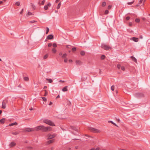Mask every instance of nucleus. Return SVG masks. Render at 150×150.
Instances as JSON below:
<instances>
[{
  "mask_svg": "<svg viewBox=\"0 0 150 150\" xmlns=\"http://www.w3.org/2000/svg\"><path fill=\"white\" fill-rule=\"evenodd\" d=\"M108 122L109 123H112L115 126H117V125L115 123L113 122L112 121H109Z\"/></svg>",
  "mask_w": 150,
  "mask_h": 150,
  "instance_id": "aec40b11",
  "label": "nucleus"
},
{
  "mask_svg": "<svg viewBox=\"0 0 150 150\" xmlns=\"http://www.w3.org/2000/svg\"><path fill=\"white\" fill-rule=\"evenodd\" d=\"M87 138H91V137H88V136H87L86 134H85V139H87Z\"/></svg>",
  "mask_w": 150,
  "mask_h": 150,
  "instance_id": "58836bf2",
  "label": "nucleus"
},
{
  "mask_svg": "<svg viewBox=\"0 0 150 150\" xmlns=\"http://www.w3.org/2000/svg\"><path fill=\"white\" fill-rule=\"evenodd\" d=\"M54 147H52L51 148V150H53V149H54Z\"/></svg>",
  "mask_w": 150,
  "mask_h": 150,
  "instance_id": "0e129e2a",
  "label": "nucleus"
},
{
  "mask_svg": "<svg viewBox=\"0 0 150 150\" xmlns=\"http://www.w3.org/2000/svg\"><path fill=\"white\" fill-rule=\"evenodd\" d=\"M44 129V132H49L52 130V128L50 127H45Z\"/></svg>",
  "mask_w": 150,
  "mask_h": 150,
  "instance_id": "0eeeda50",
  "label": "nucleus"
},
{
  "mask_svg": "<svg viewBox=\"0 0 150 150\" xmlns=\"http://www.w3.org/2000/svg\"><path fill=\"white\" fill-rule=\"evenodd\" d=\"M45 0H43V1L42 2H41V3H39V5H40L41 4H42V5H44V3H45Z\"/></svg>",
  "mask_w": 150,
  "mask_h": 150,
  "instance_id": "bb28decb",
  "label": "nucleus"
},
{
  "mask_svg": "<svg viewBox=\"0 0 150 150\" xmlns=\"http://www.w3.org/2000/svg\"><path fill=\"white\" fill-rule=\"evenodd\" d=\"M134 1H133L132 2H128L127 3V4H128V5H131V4H132L134 2Z\"/></svg>",
  "mask_w": 150,
  "mask_h": 150,
  "instance_id": "c03bdc74",
  "label": "nucleus"
},
{
  "mask_svg": "<svg viewBox=\"0 0 150 150\" xmlns=\"http://www.w3.org/2000/svg\"><path fill=\"white\" fill-rule=\"evenodd\" d=\"M86 141H87L88 142H90L91 141L89 140V139H88V140H86Z\"/></svg>",
  "mask_w": 150,
  "mask_h": 150,
  "instance_id": "e2e57ef3",
  "label": "nucleus"
},
{
  "mask_svg": "<svg viewBox=\"0 0 150 150\" xmlns=\"http://www.w3.org/2000/svg\"><path fill=\"white\" fill-rule=\"evenodd\" d=\"M129 18H130V17H129V16H127V17H126V20H129Z\"/></svg>",
  "mask_w": 150,
  "mask_h": 150,
  "instance_id": "5fc2aeb1",
  "label": "nucleus"
},
{
  "mask_svg": "<svg viewBox=\"0 0 150 150\" xmlns=\"http://www.w3.org/2000/svg\"><path fill=\"white\" fill-rule=\"evenodd\" d=\"M30 22L32 23H33L34 22H36V21H31Z\"/></svg>",
  "mask_w": 150,
  "mask_h": 150,
  "instance_id": "13d9d810",
  "label": "nucleus"
},
{
  "mask_svg": "<svg viewBox=\"0 0 150 150\" xmlns=\"http://www.w3.org/2000/svg\"><path fill=\"white\" fill-rule=\"evenodd\" d=\"M44 91H45V93L44 95V96H45L47 95L48 94V92L46 90H45Z\"/></svg>",
  "mask_w": 150,
  "mask_h": 150,
  "instance_id": "c85d7f7f",
  "label": "nucleus"
},
{
  "mask_svg": "<svg viewBox=\"0 0 150 150\" xmlns=\"http://www.w3.org/2000/svg\"><path fill=\"white\" fill-rule=\"evenodd\" d=\"M15 4L16 5L18 6H19L20 5V3L19 2H16V3Z\"/></svg>",
  "mask_w": 150,
  "mask_h": 150,
  "instance_id": "ea45409f",
  "label": "nucleus"
},
{
  "mask_svg": "<svg viewBox=\"0 0 150 150\" xmlns=\"http://www.w3.org/2000/svg\"><path fill=\"white\" fill-rule=\"evenodd\" d=\"M71 50L72 52H74L76 50V47H74L71 49Z\"/></svg>",
  "mask_w": 150,
  "mask_h": 150,
  "instance_id": "412c9836",
  "label": "nucleus"
},
{
  "mask_svg": "<svg viewBox=\"0 0 150 150\" xmlns=\"http://www.w3.org/2000/svg\"><path fill=\"white\" fill-rule=\"evenodd\" d=\"M27 15H32V13L30 12H28L27 13Z\"/></svg>",
  "mask_w": 150,
  "mask_h": 150,
  "instance_id": "8fccbe9b",
  "label": "nucleus"
},
{
  "mask_svg": "<svg viewBox=\"0 0 150 150\" xmlns=\"http://www.w3.org/2000/svg\"><path fill=\"white\" fill-rule=\"evenodd\" d=\"M80 54L81 55H84V51H81Z\"/></svg>",
  "mask_w": 150,
  "mask_h": 150,
  "instance_id": "c9c22d12",
  "label": "nucleus"
},
{
  "mask_svg": "<svg viewBox=\"0 0 150 150\" xmlns=\"http://www.w3.org/2000/svg\"><path fill=\"white\" fill-rule=\"evenodd\" d=\"M52 51L54 53H55L57 52V50L55 48H53L52 49Z\"/></svg>",
  "mask_w": 150,
  "mask_h": 150,
  "instance_id": "7c9ffc66",
  "label": "nucleus"
},
{
  "mask_svg": "<svg viewBox=\"0 0 150 150\" xmlns=\"http://www.w3.org/2000/svg\"><path fill=\"white\" fill-rule=\"evenodd\" d=\"M54 142V139H51V140L48 141L47 142V143L48 144H50L53 143Z\"/></svg>",
  "mask_w": 150,
  "mask_h": 150,
  "instance_id": "a211bd4d",
  "label": "nucleus"
},
{
  "mask_svg": "<svg viewBox=\"0 0 150 150\" xmlns=\"http://www.w3.org/2000/svg\"><path fill=\"white\" fill-rule=\"evenodd\" d=\"M117 67L118 69H120L121 67V65L120 64H118L117 65Z\"/></svg>",
  "mask_w": 150,
  "mask_h": 150,
  "instance_id": "49530a36",
  "label": "nucleus"
},
{
  "mask_svg": "<svg viewBox=\"0 0 150 150\" xmlns=\"http://www.w3.org/2000/svg\"><path fill=\"white\" fill-rule=\"evenodd\" d=\"M60 97L59 95H58L57 97H56V98L57 99Z\"/></svg>",
  "mask_w": 150,
  "mask_h": 150,
  "instance_id": "bf43d9fd",
  "label": "nucleus"
},
{
  "mask_svg": "<svg viewBox=\"0 0 150 150\" xmlns=\"http://www.w3.org/2000/svg\"><path fill=\"white\" fill-rule=\"evenodd\" d=\"M46 29H47V30H46V34H48V32L49 31V28L48 27H47Z\"/></svg>",
  "mask_w": 150,
  "mask_h": 150,
  "instance_id": "2f4dec72",
  "label": "nucleus"
},
{
  "mask_svg": "<svg viewBox=\"0 0 150 150\" xmlns=\"http://www.w3.org/2000/svg\"><path fill=\"white\" fill-rule=\"evenodd\" d=\"M43 122L52 126H55L54 123L49 120H45L43 121Z\"/></svg>",
  "mask_w": 150,
  "mask_h": 150,
  "instance_id": "f257e3e1",
  "label": "nucleus"
},
{
  "mask_svg": "<svg viewBox=\"0 0 150 150\" xmlns=\"http://www.w3.org/2000/svg\"><path fill=\"white\" fill-rule=\"evenodd\" d=\"M67 56V54L66 53H65L62 56V58H66V57Z\"/></svg>",
  "mask_w": 150,
  "mask_h": 150,
  "instance_id": "b1692460",
  "label": "nucleus"
},
{
  "mask_svg": "<svg viewBox=\"0 0 150 150\" xmlns=\"http://www.w3.org/2000/svg\"><path fill=\"white\" fill-rule=\"evenodd\" d=\"M108 12H109L107 10H106L105 11V14H107L108 13Z\"/></svg>",
  "mask_w": 150,
  "mask_h": 150,
  "instance_id": "79ce46f5",
  "label": "nucleus"
},
{
  "mask_svg": "<svg viewBox=\"0 0 150 150\" xmlns=\"http://www.w3.org/2000/svg\"><path fill=\"white\" fill-rule=\"evenodd\" d=\"M76 64L77 65H80L82 64V62L80 60H77L76 61Z\"/></svg>",
  "mask_w": 150,
  "mask_h": 150,
  "instance_id": "4468645a",
  "label": "nucleus"
},
{
  "mask_svg": "<svg viewBox=\"0 0 150 150\" xmlns=\"http://www.w3.org/2000/svg\"><path fill=\"white\" fill-rule=\"evenodd\" d=\"M35 130V129L33 128H28L26 129V131L27 132H30L33 131Z\"/></svg>",
  "mask_w": 150,
  "mask_h": 150,
  "instance_id": "9b49d317",
  "label": "nucleus"
},
{
  "mask_svg": "<svg viewBox=\"0 0 150 150\" xmlns=\"http://www.w3.org/2000/svg\"><path fill=\"white\" fill-rule=\"evenodd\" d=\"M67 86L64 87L62 89V91H68V89L67 88Z\"/></svg>",
  "mask_w": 150,
  "mask_h": 150,
  "instance_id": "f3484780",
  "label": "nucleus"
},
{
  "mask_svg": "<svg viewBox=\"0 0 150 150\" xmlns=\"http://www.w3.org/2000/svg\"><path fill=\"white\" fill-rule=\"evenodd\" d=\"M69 62H72V60L71 59H69Z\"/></svg>",
  "mask_w": 150,
  "mask_h": 150,
  "instance_id": "69168bd1",
  "label": "nucleus"
},
{
  "mask_svg": "<svg viewBox=\"0 0 150 150\" xmlns=\"http://www.w3.org/2000/svg\"><path fill=\"white\" fill-rule=\"evenodd\" d=\"M48 54H46L44 57V59H46L48 57Z\"/></svg>",
  "mask_w": 150,
  "mask_h": 150,
  "instance_id": "72a5a7b5",
  "label": "nucleus"
},
{
  "mask_svg": "<svg viewBox=\"0 0 150 150\" xmlns=\"http://www.w3.org/2000/svg\"><path fill=\"white\" fill-rule=\"evenodd\" d=\"M95 150H100V148H97L96 149H95Z\"/></svg>",
  "mask_w": 150,
  "mask_h": 150,
  "instance_id": "052dcab7",
  "label": "nucleus"
},
{
  "mask_svg": "<svg viewBox=\"0 0 150 150\" xmlns=\"http://www.w3.org/2000/svg\"><path fill=\"white\" fill-rule=\"evenodd\" d=\"M135 96L137 98L143 97L144 96V94L143 93H137L135 94Z\"/></svg>",
  "mask_w": 150,
  "mask_h": 150,
  "instance_id": "39448f33",
  "label": "nucleus"
},
{
  "mask_svg": "<svg viewBox=\"0 0 150 150\" xmlns=\"http://www.w3.org/2000/svg\"><path fill=\"white\" fill-rule=\"evenodd\" d=\"M52 45V43H50L48 44V46L49 47H50Z\"/></svg>",
  "mask_w": 150,
  "mask_h": 150,
  "instance_id": "3c124183",
  "label": "nucleus"
},
{
  "mask_svg": "<svg viewBox=\"0 0 150 150\" xmlns=\"http://www.w3.org/2000/svg\"><path fill=\"white\" fill-rule=\"evenodd\" d=\"M143 1V0H140L139 1V2L138 3V4H140Z\"/></svg>",
  "mask_w": 150,
  "mask_h": 150,
  "instance_id": "864d4df0",
  "label": "nucleus"
},
{
  "mask_svg": "<svg viewBox=\"0 0 150 150\" xmlns=\"http://www.w3.org/2000/svg\"><path fill=\"white\" fill-rule=\"evenodd\" d=\"M140 21V20L138 18H136L135 19V21L136 22L138 23Z\"/></svg>",
  "mask_w": 150,
  "mask_h": 150,
  "instance_id": "a19ab883",
  "label": "nucleus"
},
{
  "mask_svg": "<svg viewBox=\"0 0 150 150\" xmlns=\"http://www.w3.org/2000/svg\"><path fill=\"white\" fill-rule=\"evenodd\" d=\"M130 40H133L134 41L137 42L138 41V38L134 37L130 39Z\"/></svg>",
  "mask_w": 150,
  "mask_h": 150,
  "instance_id": "ddd939ff",
  "label": "nucleus"
},
{
  "mask_svg": "<svg viewBox=\"0 0 150 150\" xmlns=\"http://www.w3.org/2000/svg\"><path fill=\"white\" fill-rule=\"evenodd\" d=\"M68 61V59L66 57L64 58V61L66 63Z\"/></svg>",
  "mask_w": 150,
  "mask_h": 150,
  "instance_id": "e433bc0d",
  "label": "nucleus"
},
{
  "mask_svg": "<svg viewBox=\"0 0 150 150\" xmlns=\"http://www.w3.org/2000/svg\"><path fill=\"white\" fill-rule=\"evenodd\" d=\"M101 47L103 49L106 50H108L111 48L110 47L104 44H103L102 45Z\"/></svg>",
  "mask_w": 150,
  "mask_h": 150,
  "instance_id": "20e7f679",
  "label": "nucleus"
},
{
  "mask_svg": "<svg viewBox=\"0 0 150 150\" xmlns=\"http://www.w3.org/2000/svg\"><path fill=\"white\" fill-rule=\"evenodd\" d=\"M61 4V2H60L57 5V9H59L60 8Z\"/></svg>",
  "mask_w": 150,
  "mask_h": 150,
  "instance_id": "5701e85b",
  "label": "nucleus"
},
{
  "mask_svg": "<svg viewBox=\"0 0 150 150\" xmlns=\"http://www.w3.org/2000/svg\"><path fill=\"white\" fill-rule=\"evenodd\" d=\"M17 124H18V123H17V122H15L12 123L11 124H9V125L10 126H13V125H17Z\"/></svg>",
  "mask_w": 150,
  "mask_h": 150,
  "instance_id": "dca6fc26",
  "label": "nucleus"
},
{
  "mask_svg": "<svg viewBox=\"0 0 150 150\" xmlns=\"http://www.w3.org/2000/svg\"><path fill=\"white\" fill-rule=\"evenodd\" d=\"M105 57V56L104 55H102L100 57L101 59H104Z\"/></svg>",
  "mask_w": 150,
  "mask_h": 150,
  "instance_id": "a878e982",
  "label": "nucleus"
},
{
  "mask_svg": "<svg viewBox=\"0 0 150 150\" xmlns=\"http://www.w3.org/2000/svg\"><path fill=\"white\" fill-rule=\"evenodd\" d=\"M47 88V87L46 86H45L44 87V89Z\"/></svg>",
  "mask_w": 150,
  "mask_h": 150,
  "instance_id": "338daca9",
  "label": "nucleus"
},
{
  "mask_svg": "<svg viewBox=\"0 0 150 150\" xmlns=\"http://www.w3.org/2000/svg\"><path fill=\"white\" fill-rule=\"evenodd\" d=\"M90 129L91 132H93L99 133L100 132L99 130L93 128H91Z\"/></svg>",
  "mask_w": 150,
  "mask_h": 150,
  "instance_id": "7ed1b4c3",
  "label": "nucleus"
},
{
  "mask_svg": "<svg viewBox=\"0 0 150 150\" xmlns=\"http://www.w3.org/2000/svg\"><path fill=\"white\" fill-rule=\"evenodd\" d=\"M131 58L132 59V60L133 61L136 63L137 62V59L134 57L133 56H131Z\"/></svg>",
  "mask_w": 150,
  "mask_h": 150,
  "instance_id": "2eb2a0df",
  "label": "nucleus"
},
{
  "mask_svg": "<svg viewBox=\"0 0 150 150\" xmlns=\"http://www.w3.org/2000/svg\"><path fill=\"white\" fill-rule=\"evenodd\" d=\"M129 25L130 26H132V22H129Z\"/></svg>",
  "mask_w": 150,
  "mask_h": 150,
  "instance_id": "09e8293b",
  "label": "nucleus"
},
{
  "mask_svg": "<svg viewBox=\"0 0 150 150\" xmlns=\"http://www.w3.org/2000/svg\"><path fill=\"white\" fill-rule=\"evenodd\" d=\"M106 5V3L104 1L102 3V6L104 7Z\"/></svg>",
  "mask_w": 150,
  "mask_h": 150,
  "instance_id": "c756f323",
  "label": "nucleus"
},
{
  "mask_svg": "<svg viewBox=\"0 0 150 150\" xmlns=\"http://www.w3.org/2000/svg\"><path fill=\"white\" fill-rule=\"evenodd\" d=\"M5 119L2 118L0 120V122L2 124H4V123Z\"/></svg>",
  "mask_w": 150,
  "mask_h": 150,
  "instance_id": "6ab92c4d",
  "label": "nucleus"
},
{
  "mask_svg": "<svg viewBox=\"0 0 150 150\" xmlns=\"http://www.w3.org/2000/svg\"><path fill=\"white\" fill-rule=\"evenodd\" d=\"M60 0H56L55 1L56 3H57Z\"/></svg>",
  "mask_w": 150,
  "mask_h": 150,
  "instance_id": "4d7b16f0",
  "label": "nucleus"
},
{
  "mask_svg": "<svg viewBox=\"0 0 150 150\" xmlns=\"http://www.w3.org/2000/svg\"><path fill=\"white\" fill-rule=\"evenodd\" d=\"M19 132H12V134L14 135H16L18 134Z\"/></svg>",
  "mask_w": 150,
  "mask_h": 150,
  "instance_id": "f704fd0d",
  "label": "nucleus"
},
{
  "mask_svg": "<svg viewBox=\"0 0 150 150\" xmlns=\"http://www.w3.org/2000/svg\"><path fill=\"white\" fill-rule=\"evenodd\" d=\"M8 102V100L6 99H5L4 100L2 103V108L3 109H5L6 108V103Z\"/></svg>",
  "mask_w": 150,
  "mask_h": 150,
  "instance_id": "423d86ee",
  "label": "nucleus"
},
{
  "mask_svg": "<svg viewBox=\"0 0 150 150\" xmlns=\"http://www.w3.org/2000/svg\"><path fill=\"white\" fill-rule=\"evenodd\" d=\"M55 135L54 134H48L47 137V139H50L52 138H54Z\"/></svg>",
  "mask_w": 150,
  "mask_h": 150,
  "instance_id": "6e6552de",
  "label": "nucleus"
},
{
  "mask_svg": "<svg viewBox=\"0 0 150 150\" xmlns=\"http://www.w3.org/2000/svg\"><path fill=\"white\" fill-rule=\"evenodd\" d=\"M121 69L123 71H124L125 69V67L124 66H122L121 67Z\"/></svg>",
  "mask_w": 150,
  "mask_h": 150,
  "instance_id": "37998d69",
  "label": "nucleus"
},
{
  "mask_svg": "<svg viewBox=\"0 0 150 150\" xmlns=\"http://www.w3.org/2000/svg\"><path fill=\"white\" fill-rule=\"evenodd\" d=\"M111 5H109V6H108V9H110L111 8Z\"/></svg>",
  "mask_w": 150,
  "mask_h": 150,
  "instance_id": "603ef678",
  "label": "nucleus"
},
{
  "mask_svg": "<svg viewBox=\"0 0 150 150\" xmlns=\"http://www.w3.org/2000/svg\"><path fill=\"white\" fill-rule=\"evenodd\" d=\"M28 149H33V148L31 146L28 147Z\"/></svg>",
  "mask_w": 150,
  "mask_h": 150,
  "instance_id": "de8ad7c7",
  "label": "nucleus"
},
{
  "mask_svg": "<svg viewBox=\"0 0 150 150\" xmlns=\"http://www.w3.org/2000/svg\"><path fill=\"white\" fill-rule=\"evenodd\" d=\"M41 98L45 102L47 101V99L46 98L43 97H41Z\"/></svg>",
  "mask_w": 150,
  "mask_h": 150,
  "instance_id": "473e14b6",
  "label": "nucleus"
},
{
  "mask_svg": "<svg viewBox=\"0 0 150 150\" xmlns=\"http://www.w3.org/2000/svg\"><path fill=\"white\" fill-rule=\"evenodd\" d=\"M16 145V143L14 142H12L11 143L9 144V146L10 147H12Z\"/></svg>",
  "mask_w": 150,
  "mask_h": 150,
  "instance_id": "f8f14e48",
  "label": "nucleus"
},
{
  "mask_svg": "<svg viewBox=\"0 0 150 150\" xmlns=\"http://www.w3.org/2000/svg\"><path fill=\"white\" fill-rule=\"evenodd\" d=\"M33 110V108H30V109H29V110Z\"/></svg>",
  "mask_w": 150,
  "mask_h": 150,
  "instance_id": "680f3d73",
  "label": "nucleus"
},
{
  "mask_svg": "<svg viewBox=\"0 0 150 150\" xmlns=\"http://www.w3.org/2000/svg\"><path fill=\"white\" fill-rule=\"evenodd\" d=\"M44 127L45 126L43 125L35 127V129L36 131L41 130L42 132H44Z\"/></svg>",
  "mask_w": 150,
  "mask_h": 150,
  "instance_id": "f03ea898",
  "label": "nucleus"
},
{
  "mask_svg": "<svg viewBox=\"0 0 150 150\" xmlns=\"http://www.w3.org/2000/svg\"><path fill=\"white\" fill-rule=\"evenodd\" d=\"M114 87H115L114 85L112 86L111 87V90L112 91H114Z\"/></svg>",
  "mask_w": 150,
  "mask_h": 150,
  "instance_id": "4c0bfd02",
  "label": "nucleus"
},
{
  "mask_svg": "<svg viewBox=\"0 0 150 150\" xmlns=\"http://www.w3.org/2000/svg\"><path fill=\"white\" fill-rule=\"evenodd\" d=\"M90 150H95V149L94 148H92Z\"/></svg>",
  "mask_w": 150,
  "mask_h": 150,
  "instance_id": "774afa93",
  "label": "nucleus"
},
{
  "mask_svg": "<svg viewBox=\"0 0 150 150\" xmlns=\"http://www.w3.org/2000/svg\"><path fill=\"white\" fill-rule=\"evenodd\" d=\"M23 79L26 81H28L29 80V78L28 77H25Z\"/></svg>",
  "mask_w": 150,
  "mask_h": 150,
  "instance_id": "393cba45",
  "label": "nucleus"
},
{
  "mask_svg": "<svg viewBox=\"0 0 150 150\" xmlns=\"http://www.w3.org/2000/svg\"><path fill=\"white\" fill-rule=\"evenodd\" d=\"M53 38V36L52 35H49L47 37L46 39L51 40Z\"/></svg>",
  "mask_w": 150,
  "mask_h": 150,
  "instance_id": "9d476101",
  "label": "nucleus"
},
{
  "mask_svg": "<svg viewBox=\"0 0 150 150\" xmlns=\"http://www.w3.org/2000/svg\"><path fill=\"white\" fill-rule=\"evenodd\" d=\"M46 80L47 81H48L50 83H51L52 82V80L51 79H46Z\"/></svg>",
  "mask_w": 150,
  "mask_h": 150,
  "instance_id": "4be33fe9",
  "label": "nucleus"
},
{
  "mask_svg": "<svg viewBox=\"0 0 150 150\" xmlns=\"http://www.w3.org/2000/svg\"><path fill=\"white\" fill-rule=\"evenodd\" d=\"M60 56L62 55V52H60L59 54Z\"/></svg>",
  "mask_w": 150,
  "mask_h": 150,
  "instance_id": "6e6d98bb",
  "label": "nucleus"
},
{
  "mask_svg": "<svg viewBox=\"0 0 150 150\" xmlns=\"http://www.w3.org/2000/svg\"><path fill=\"white\" fill-rule=\"evenodd\" d=\"M52 46L54 47H57V45L56 43H53L52 45Z\"/></svg>",
  "mask_w": 150,
  "mask_h": 150,
  "instance_id": "a18cd8bd",
  "label": "nucleus"
},
{
  "mask_svg": "<svg viewBox=\"0 0 150 150\" xmlns=\"http://www.w3.org/2000/svg\"><path fill=\"white\" fill-rule=\"evenodd\" d=\"M51 6L50 3H48L47 5H45L44 6V9L45 10H47L48 8V7H50Z\"/></svg>",
  "mask_w": 150,
  "mask_h": 150,
  "instance_id": "1a4fd4ad",
  "label": "nucleus"
},
{
  "mask_svg": "<svg viewBox=\"0 0 150 150\" xmlns=\"http://www.w3.org/2000/svg\"><path fill=\"white\" fill-rule=\"evenodd\" d=\"M31 6L33 10H35V5H33V4H31Z\"/></svg>",
  "mask_w": 150,
  "mask_h": 150,
  "instance_id": "cd10ccee",
  "label": "nucleus"
}]
</instances>
